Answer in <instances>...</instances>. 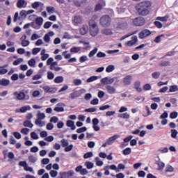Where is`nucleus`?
<instances>
[{
  "label": "nucleus",
  "instance_id": "f257e3e1",
  "mask_svg": "<svg viewBox=\"0 0 178 178\" xmlns=\"http://www.w3.org/2000/svg\"><path fill=\"white\" fill-rule=\"evenodd\" d=\"M149 8H151V2L149 1H142L136 6L137 12L142 16H147L149 13L148 10Z\"/></svg>",
  "mask_w": 178,
  "mask_h": 178
},
{
  "label": "nucleus",
  "instance_id": "f03ea898",
  "mask_svg": "<svg viewBox=\"0 0 178 178\" xmlns=\"http://www.w3.org/2000/svg\"><path fill=\"white\" fill-rule=\"evenodd\" d=\"M89 27L90 33L92 37H95L96 35H98L99 29H98V25H97V22H95V20L90 19L89 21Z\"/></svg>",
  "mask_w": 178,
  "mask_h": 178
},
{
  "label": "nucleus",
  "instance_id": "7ed1b4c3",
  "mask_svg": "<svg viewBox=\"0 0 178 178\" xmlns=\"http://www.w3.org/2000/svg\"><path fill=\"white\" fill-rule=\"evenodd\" d=\"M112 22V19L111 17L108 15H103L100 18V24L102 27H109L111 26V23Z\"/></svg>",
  "mask_w": 178,
  "mask_h": 178
},
{
  "label": "nucleus",
  "instance_id": "20e7f679",
  "mask_svg": "<svg viewBox=\"0 0 178 178\" xmlns=\"http://www.w3.org/2000/svg\"><path fill=\"white\" fill-rule=\"evenodd\" d=\"M133 24L135 27H141L145 24V19L143 17H138L133 20Z\"/></svg>",
  "mask_w": 178,
  "mask_h": 178
},
{
  "label": "nucleus",
  "instance_id": "39448f33",
  "mask_svg": "<svg viewBox=\"0 0 178 178\" xmlns=\"http://www.w3.org/2000/svg\"><path fill=\"white\" fill-rule=\"evenodd\" d=\"M60 178H70L74 176V171L73 170H69L68 172H60Z\"/></svg>",
  "mask_w": 178,
  "mask_h": 178
},
{
  "label": "nucleus",
  "instance_id": "423d86ee",
  "mask_svg": "<svg viewBox=\"0 0 178 178\" xmlns=\"http://www.w3.org/2000/svg\"><path fill=\"white\" fill-rule=\"evenodd\" d=\"M138 41V38H137V35H134L131 37V40L125 43L126 47H133V45H135V44H137V42Z\"/></svg>",
  "mask_w": 178,
  "mask_h": 178
},
{
  "label": "nucleus",
  "instance_id": "0eeeda50",
  "mask_svg": "<svg viewBox=\"0 0 178 178\" xmlns=\"http://www.w3.org/2000/svg\"><path fill=\"white\" fill-rule=\"evenodd\" d=\"M138 35H139V38H140V40H143V39L148 37L149 35H151V31H149L148 29H144L141 32L139 33Z\"/></svg>",
  "mask_w": 178,
  "mask_h": 178
},
{
  "label": "nucleus",
  "instance_id": "6e6552de",
  "mask_svg": "<svg viewBox=\"0 0 178 178\" xmlns=\"http://www.w3.org/2000/svg\"><path fill=\"white\" fill-rule=\"evenodd\" d=\"M131 79H133L131 75H127L123 78L122 83L124 84V86H130V84H131Z\"/></svg>",
  "mask_w": 178,
  "mask_h": 178
},
{
  "label": "nucleus",
  "instance_id": "1a4fd4ad",
  "mask_svg": "<svg viewBox=\"0 0 178 178\" xmlns=\"http://www.w3.org/2000/svg\"><path fill=\"white\" fill-rule=\"evenodd\" d=\"M119 137H120V135L115 134L111 137H110L108 140H107V144L108 145H112V144H113V143H115V140H118V138H119Z\"/></svg>",
  "mask_w": 178,
  "mask_h": 178
},
{
  "label": "nucleus",
  "instance_id": "9d476101",
  "mask_svg": "<svg viewBox=\"0 0 178 178\" xmlns=\"http://www.w3.org/2000/svg\"><path fill=\"white\" fill-rule=\"evenodd\" d=\"M13 95L17 97V99H19V101H22V99H24V98H26V94H24L23 92H20L19 93L17 92H14Z\"/></svg>",
  "mask_w": 178,
  "mask_h": 178
},
{
  "label": "nucleus",
  "instance_id": "9b49d317",
  "mask_svg": "<svg viewBox=\"0 0 178 178\" xmlns=\"http://www.w3.org/2000/svg\"><path fill=\"white\" fill-rule=\"evenodd\" d=\"M135 89L136 90V91H138V92H142L143 91V88H141L140 86H141V82L140 81H136L134 84Z\"/></svg>",
  "mask_w": 178,
  "mask_h": 178
},
{
  "label": "nucleus",
  "instance_id": "f8f14e48",
  "mask_svg": "<svg viewBox=\"0 0 178 178\" xmlns=\"http://www.w3.org/2000/svg\"><path fill=\"white\" fill-rule=\"evenodd\" d=\"M106 89L108 94H115V92H116V89L115 88V87L112 86H110V85L106 86Z\"/></svg>",
  "mask_w": 178,
  "mask_h": 178
},
{
  "label": "nucleus",
  "instance_id": "ddd939ff",
  "mask_svg": "<svg viewBox=\"0 0 178 178\" xmlns=\"http://www.w3.org/2000/svg\"><path fill=\"white\" fill-rule=\"evenodd\" d=\"M87 33H88V26L83 25V27L80 29V35H86Z\"/></svg>",
  "mask_w": 178,
  "mask_h": 178
},
{
  "label": "nucleus",
  "instance_id": "4468645a",
  "mask_svg": "<svg viewBox=\"0 0 178 178\" xmlns=\"http://www.w3.org/2000/svg\"><path fill=\"white\" fill-rule=\"evenodd\" d=\"M79 44H83V49L85 51H88L91 48V46L90 45V42H84V41H79Z\"/></svg>",
  "mask_w": 178,
  "mask_h": 178
},
{
  "label": "nucleus",
  "instance_id": "2eb2a0df",
  "mask_svg": "<svg viewBox=\"0 0 178 178\" xmlns=\"http://www.w3.org/2000/svg\"><path fill=\"white\" fill-rule=\"evenodd\" d=\"M67 127H70L71 130H76V125H74V122L72 120H67Z\"/></svg>",
  "mask_w": 178,
  "mask_h": 178
},
{
  "label": "nucleus",
  "instance_id": "dca6fc26",
  "mask_svg": "<svg viewBox=\"0 0 178 178\" xmlns=\"http://www.w3.org/2000/svg\"><path fill=\"white\" fill-rule=\"evenodd\" d=\"M44 22V19H42V17H38L35 19V23L39 27H41L42 26V23Z\"/></svg>",
  "mask_w": 178,
  "mask_h": 178
},
{
  "label": "nucleus",
  "instance_id": "f3484780",
  "mask_svg": "<svg viewBox=\"0 0 178 178\" xmlns=\"http://www.w3.org/2000/svg\"><path fill=\"white\" fill-rule=\"evenodd\" d=\"M9 84H10V81H9V79H2L0 80V86L6 87V86H9Z\"/></svg>",
  "mask_w": 178,
  "mask_h": 178
},
{
  "label": "nucleus",
  "instance_id": "a211bd4d",
  "mask_svg": "<svg viewBox=\"0 0 178 178\" xmlns=\"http://www.w3.org/2000/svg\"><path fill=\"white\" fill-rule=\"evenodd\" d=\"M63 81H64V78L62 76H56L54 79V83H56V84H60V83H63Z\"/></svg>",
  "mask_w": 178,
  "mask_h": 178
},
{
  "label": "nucleus",
  "instance_id": "6ab92c4d",
  "mask_svg": "<svg viewBox=\"0 0 178 178\" xmlns=\"http://www.w3.org/2000/svg\"><path fill=\"white\" fill-rule=\"evenodd\" d=\"M156 165H158L159 166L158 170H163L165 168V163L158 161L156 162Z\"/></svg>",
  "mask_w": 178,
  "mask_h": 178
},
{
  "label": "nucleus",
  "instance_id": "aec40b11",
  "mask_svg": "<svg viewBox=\"0 0 178 178\" xmlns=\"http://www.w3.org/2000/svg\"><path fill=\"white\" fill-rule=\"evenodd\" d=\"M24 3H26V1L18 0L17 3V8H19V9H22V8H24Z\"/></svg>",
  "mask_w": 178,
  "mask_h": 178
},
{
  "label": "nucleus",
  "instance_id": "412c9836",
  "mask_svg": "<svg viewBox=\"0 0 178 178\" xmlns=\"http://www.w3.org/2000/svg\"><path fill=\"white\" fill-rule=\"evenodd\" d=\"M23 124L24 127H29L30 129H33V127L34 126L33 123H31V121L29 120H25Z\"/></svg>",
  "mask_w": 178,
  "mask_h": 178
},
{
  "label": "nucleus",
  "instance_id": "4be33fe9",
  "mask_svg": "<svg viewBox=\"0 0 178 178\" xmlns=\"http://www.w3.org/2000/svg\"><path fill=\"white\" fill-rule=\"evenodd\" d=\"M80 51H81V47H73L70 49V52L72 54H77L78 52H80Z\"/></svg>",
  "mask_w": 178,
  "mask_h": 178
},
{
  "label": "nucleus",
  "instance_id": "5701e85b",
  "mask_svg": "<svg viewBox=\"0 0 178 178\" xmlns=\"http://www.w3.org/2000/svg\"><path fill=\"white\" fill-rule=\"evenodd\" d=\"M102 33L104 34V35H112V34H113L111 29H104L102 31Z\"/></svg>",
  "mask_w": 178,
  "mask_h": 178
},
{
  "label": "nucleus",
  "instance_id": "b1692460",
  "mask_svg": "<svg viewBox=\"0 0 178 178\" xmlns=\"http://www.w3.org/2000/svg\"><path fill=\"white\" fill-rule=\"evenodd\" d=\"M123 155H130L131 154V148L127 147L122 151Z\"/></svg>",
  "mask_w": 178,
  "mask_h": 178
},
{
  "label": "nucleus",
  "instance_id": "393cba45",
  "mask_svg": "<svg viewBox=\"0 0 178 178\" xmlns=\"http://www.w3.org/2000/svg\"><path fill=\"white\" fill-rule=\"evenodd\" d=\"M30 106H24L20 108V112L21 113H24L26 111L30 110Z\"/></svg>",
  "mask_w": 178,
  "mask_h": 178
},
{
  "label": "nucleus",
  "instance_id": "a878e982",
  "mask_svg": "<svg viewBox=\"0 0 178 178\" xmlns=\"http://www.w3.org/2000/svg\"><path fill=\"white\" fill-rule=\"evenodd\" d=\"M95 80H98V76H92L86 80L87 83H92V81H95Z\"/></svg>",
  "mask_w": 178,
  "mask_h": 178
},
{
  "label": "nucleus",
  "instance_id": "bb28decb",
  "mask_svg": "<svg viewBox=\"0 0 178 178\" xmlns=\"http://www.w3.org/2000/svg\"><path fill=\"white\" fill-rule=\"evenodd\" d=\"M168 19H169V16L157 17L156 20H159L160 22H168Z\"/></svg>",
  "mask_w": 178,
  "mask_h": 178
},
{
  "label": "nucleus",
  "instance_id": "cd10ccee",
  "mask_svg": "<svg viewBox=\"0 0 178 178\" xmlns=\"http://www.w3.org/2000/svg\"><path fill=\"white\" fill-rule=\"evenodd\" d=\"M46 10H47V13H55V7L48 6L46 8Z\"/></svg>",
  "mask_w": 178,
  "mask_h": 178
},
{
  "label": "nucleus",
  "instance_id": "c85d7f7f",
  "mask_svg": "<svg viewBox=\"0 0 178 178\" xmlns=\"http://www.w3.org/2000/svg\"><path fill=\"white\" fill-rule=\"evenodd\" d=\"M169 91L170 92H176V91H178L177 86L173 85L170 86Z\"/></svg>",
  "mask_w": 178,
  "mask_h": 178
},
{
  "label": "nucleus",
  "instance_id": "c756f323",
  "mask_svg": "<svg viewBox=\"0 0 178 178\" xmlns=\"http://www.w3.org/2000/svg\"><path fill=\"white\" fill-rule=\"evenodd\" d=\"M98 52V48L95 47L93 50L90 51V52L88 54L89 58H92L95 54Z\"/></svg>",
  "mask_w": 178,
  "mask_h": 178
},
{
  "label": "nucleus",
  "instance_id": "7c9ffc66",
  "mask_svg": "<svg viewBox=\"0 0 178 178\" xmlns=\"http://www.w3.org/2000/svg\"><path fill=\"white\" fill-rule=\"evenodd\" d=\"M113 70H115V66L111 65H108L106 68V73H111V72H113Z\"/></svg>",
  "mask_w": 178,
  "mask_h": 178
},
{
  "label": "nucleus",
  "instance_id": "2f4dec72",
  "mask_svg": "<svg viewBox=\"0 0 178 178\" xmlns=\"http://www.w3.org/2000/svg\"><path fill=\"white\" fill-rule=\"evenodd\" d=\"M74 22L76 24H80V23H81V22H82L81 17H80V16H75L74 18Z\"/></svg>",
  "mask_w": 178,
  "mask_h": 178
},
{
  "label": "nucleus",
  "instance_id": "473e14b6",
  "mask_svg": "<svg viewBox=\"0 0 178 178\" xmlns=\"http://www.w3.org/2000/svg\"><path fill=\"white\" fill-rule=\"evenodd\" d=\"M152 77H153V79H159V77H161V72H153L152 74Z\"/></svg>",
  "mask_w": 178,
  "mask_h": 178
},
{
  "label": "nucleus",
  "instance_id": "72a5a7b5",
  "mask_svg": "<svg viewBox=\"0 0 178 178\" xmlns=\"http://www.w3.org/2000/svg\"><path fill=\"white\" fill-rule=\"evenodd\" d=\"M92 152H88L83 155L84 159H88V158H92Z\"/></svg>",
  "mask_w": 178,
  "mask_h": 178
},
{
  "label": "nucleus",
  "instance_id": "f704fd0d",
  "mask_svg": "<svg viewBox=\"0 0 178 178\" xmlns=\"http://www.w3.org/2000/svg\"><path fill=\"white\" fill-rule=\"evenodd\" d=\"M23 62V58H18L15 60L13 63V65L14 66H17L18 65H20Z\"/></svg>",
  "mask_w": 178,
  "mask_h": 178
},
{
  "label": "nucleus",
  "instance_id": "c9c22d12",
  "mask_svg": "<svg viewBox=\"0 0 178 178\" xmlns=\"http://www.w3.org/2000/svg\"><path fill=\"white\" fill-rule=\"evenodd\" d=\"M154 24L157 27V29H162L163 27V24H162L159 21H155Z\"/></svg>",
  "mask_w": 178,
  "mask_h": 178
},
{
  "label": "nucleus",
  "instance_id": "e433bc0d",
  "mask_svg": "<svg viewBox=\"0 0 178 178\" xmlns=\"http://www.w3.org/2000/svg\"><path fill=\"white\" fill-rule=\"evenodd\" d=\"M29 161L31 162V163H35V162H37V158L33 155H30L29 156Z\"/></svg>",
  "mask_w": 178,
  "mask_h": 178
},
{
  "label": "nucleus",
  "instance_id": "4c0bfd02",
  "mask_svg": "<svg viewBox=\"0 0 178 178\" xmlns=\"http://www.w3.org/2000/svg\"><path fill=\"white\" fill-rule=\"evenodd\" d=\"M177 134H178L177 130L171 129V137L172 138H176V137L177 136Z\"/></svg>",
  "mask_w": 178,
  "mask_h": 178
},
{
  "label": "nucleus",
  "instance_id": "58836bf2",
  "mask_svg": "<svg viewBox=\"0 0 178 178\" xmlns=\"http://www.w3.org/2000/svg\"><path fill=\"white\" fill-rule=\"evenodd\" d=\"M120 118H121V119H129L130 118V114H129L128 113H124L121 114L120 115Z\"/></svg>",
  "mask_w": 178,
  "mask_h": 178
},
{
  "label": "nucleus",
  "instance_id": "ea45409f",
  "mask_svg": "<svg viewBox=\"0 0 178 178\" xmlns=\"http://www.w3.org/2000/svg\"><path fill=\"white\" fill-rule=\"evenodd\" d=\"M86 60H88V58L87 57V56H82L79 58L80 63H84V62H86Z\"/></svg>",
  "mask_w": 178,
  "mask_h": 178
},
{
  "label": "nucleus",
  "instance_id": "a19ab883",
  "mask_svg": "<svg viewBox=\"0 0 178 178\" xmlns=\"http://www.w3.org/2000/svg\"><path fill=\"white\" fill-rule=\"evenodd\" d=\"M177 116H178V113L177 111H173L170 115V119H176Z\"/></svg>",
  "mask_w": 178,
  "mask_h": 178
},
{
  "label": "nucleus",
  "instance_id": "79ce46f5",
  "mask_svg": "<svg viewBox=\"0 0 178 178\" xmlns=\"http://www.w3.org/2000/svg\"><path fill=\"white\" fill-rule=\"evenodd\" d=\"M87 169H92L94 168V163H91L90 161L86 162Z\"/></svg>",
  "mask_w": 178,
  "mask_h": 178
},
{
  "label": "nucleus",
  "instance_id": "37998d69",
  "mask_svg": "<svg viewBox=\"0 0 178 178\" xmlns=\"http://www.w3.org/2000/svg\"><path fill=\"white\" fill-rule=\"evenodd\" d=\"M54 77H55V75L54 74V72H47V79L49 80H53Z\"/></svg>",
  "mask_w": 178,
  "mask_h": 178
},
{
  "label": "nucleus",
  "instance_id": "c03bdc74",
  "mask_svg": "<svg viewBox=\"0 0 178 178\" xmlns=\"http://www.w3.org/2000/svg\"><path fill=\"white\" fill-rule=\"evenodd\" d=\"M58 91V89L56 88H49V92H47L48 94H55Z\"/></svg>",
  "mask_w": 178,
  "mask_h": 178
},
{
  "label": "nucleus",
  "instance_id": "a18cd8bd",
  "mask_svg": "<svg viewBox=\"0 0 178 178\" xmlns=\"http://www.w3.org/2000/svg\"><path fill=\"white\" fill-rule=\"evenodd\" d=\"M49 173L51 177H56L58 176V171L56 170H51Z\"/></svg>",
  "mask_w": 178,
  "mask_h": 178
},
{
  "label": "nucleus",
  "instance_id": "49530a36",
  "mask_svg": "<svg viewBox=\"0 0 178 178\" xmlns=\"http://www.w3.org/2000/svg\"><path fill=\"white\" fill-rule=\"evenodd\" d=\"M43 40H44V42L49 43V42L51 41V38L49 37V35L45 34L43 38Z\"/></svg>",
  "mask_w": 178,
  "mask_h": 178
},
{
  "label": "nucleus",
  "instance_id": "de8ad7c7",
  "mask_svg": "<svg viewBox=\"0 0 178 178\" xmlns=\"http://www.w3.org/2000/svg\"><path fill=\"white\" fill-rule=\"evenodd\" d=\"M58 120H59V118H58V117L56 116H53L50 119L51 123H58Z\"/></svg>",
  "mask_w": 178,
  "mask_h": 178
},
{
  "label": "nucleus",
  "instance_id": "09e8293b",
  "mask_svg": "<svg viewBox=\"0 0 178 178\" xmlns=\"http://www.w3.org/2000/svg\"><path fill=\"white\" fill-rule=\"evenodd\" d=\"M28 65L31 67L35 66V59L31 58V60H29Z\"/></svg>",
  "mask_w": 178,
  "mask_h": 178
},
{
  "label": "nucleus",
  "instance_id": "8fccbe9b",
  "mask_svg": "<svg viewBox=\"0 0 178 178\" xmlns=\"http://www.w3.org/2000/svg\"><path fill=\"white\" fill-rule=\"evenodd\" d=\"M85 131H87V127H83L81 128H79L76 130V133H84Z\"/></svg>",
  "mask_w": 178,
  "mask_h": 178
},
{
  "label": "nucleus",
  "instance_id": "3c124183",
  "mask_svg": "<svg viewBox=\"0 0 178 178\" xmlns=\"http://www.w3.org/2000/svg\"><path fill=\"white\" fill-rule=\"evenodd\" d=\"M151 88H152L151 85L149 83H146L143 86L144 91H149V90H151Z\"/></svg>",
  "mask_w": 178,
  "mask_h": 178
},
{
  "label": "nucleus",
  "instance_id": "603ef678",
  "mask_svg": "<svg viewBox=\"0 0 178 178\" xmlns=\"http://www.w3.org/2000/svg\"><path fill=\"white\" fill-rule=\"evenodd\" d=\"M29 131H30V129L29 128H24L21 130L22 134H25V136H27Z\"/></svg>",
  "mask_w": 178,
  "mask_h": 178
},
{
  "label": "nucleus",
  "instance_id": "864d4df0",
  "mask_svg": "<svg viewBox=\"0 0 178 178\" xmlns=\"http://www.w3.org/2000/svg\"><path fill=\"white\" fill-rule=\"evenodd\" d=\"M104 6L101 3H97L95 6V12H98V10H101Z\"/></svg>",
  "mask_w": 178,
  "mask_h": 178
},
{
  "label": "nucleus",
  "instance_id": "5fc2aeb1",
  "mask_svg": "<svg viewBox=\"0 0 178 178\" xmlns=\"http://www.w3.org/2000/svg\"><path fill=\"white\" fill-rule=\"evenodd\" d=\"M99 157L95 158V161H97L96 165L97 166H102V165H104V162L102 161H99Z\"/></svg>",
  "mask_w": 178,
  "mask_h": 178
},
{
  "label": "nucleus",
  "instance_id": "6e6d98bb",
  "mask_svg": "<svg viewBox=\"0 0 178 178\" xmlns=\"http://www.w3.org/2000/svg\"><path fill=\"white\" fill-rule=\"evenodd\" d=\"M54 111L55 112H65V108L63 107H55Z\"/></svg>",
  "mask_w": 178,
  "mask_h": 178
},
{
  "label": "nucleus",
  "instance_id": "4d7b16f0",
  "mask_svg": "<svg viewBox=\"0 0 178 178\" xmlns=\"http://www.w3.org/2000/svg\"><path fill=\"white\" fill-rule=\"evenodd\" d=\"M105 56H106V54L102 52V51H99L97 54V58H105Z\"/></svg>",
  "mask_w": 178,
  "mask_h": 178
},
{
  "label": "nucleus",
  "instance_id": "13d9d810",
  "mask_svg": "<svg viewBox=\"0 0 178 178\" xmlns=\"http://www.w3.org/2000/svg\"><path fill=\"white\" fill-rule=\"evenodd\" d=\"M62 147H67L69 145V142L66 139H62L61 140Z\"/></svg>",
  "mask_w": 178,
  "mask_h": 178
},
{
  "label": "nucleus",
  "instance_id": "bf43d9fd",
  "mask_svg": "<svg viewBox=\"0 0 178 178\" xmlns=\"http://www.w3.org/2000/svg\"><path fill=\"white\" fill-rule=\"evenodd\" d=\"M38 119H40V120L45 119V114L44 113H39L38 114Z\"/></svg>",
  "mask_w": 178,
  "mask_h": 178
},
{
  "label": "nucleus",
  "instance_id": "052dcab7",
  "mask_svg": "<svg viewBox=\"0 0 178 178\" xmlns=\"http://www.w3.org/2000/svg\"><path fill=\"white\" fill-rule=\"evenodd\" d=\"M99 103V99H98V98H96L90 102V105H98Z\"/></svg>",
  "mask_w": 178,
  "mask_h": 178
},
{
  "label": "nucleus",
  "instance_id": "680f3d73",
  "mask_svg": "<svg viewBox=\"0 0 178 178\" xmlns=\"http://www.w3.org/2000/svg\"><path fill=\"white\" fill-rule=\"evenodd\" d=\"M81 83H82L81 79H76L74 80V86H80L81 85Z\"/></svg>",
  "mask_w": 178,
  "mask_h": 178
},
{
  "label": "nucleus",
  "instance_id": "e2e57ef3",
  "mask_svg": "<svg viewBox=\"0 0 178 178\" xmlns=\"http://www.w3.org/2000/svg\"><path fill=\"white\" fill-rule=\"evenodd\" d=\"M52 26V22H46L44 24V29H49Z\"/></svg>",
  "mask_w": 178,
  "mask_h": 178
},
{
  "label": "nucleus",
  "instance_id": "0e129e2a",
  "mask_svg": "<svg viewBox=\"0 0 178 178\" xmlns=\"http://www.w3.org/2000/svg\"><path fill=\"white\" fill-rule=\"evenodd\" d=\"M13 136L17 138V140H20V138H22V134L19 132H14Z\"/></svg>",
  "mask_w": 178,
  "mask_h": 178
},
{
  "label": "nucleus",
  "instance_id": "69168bd1",
  "mask_svg": "<svg viewBox=\"0 0 178 178\" xmlns=\"http://www.w3.org/2000/svg\"><path fill=\"white\" fill-rule=\"evenodd\" d=\"M40 51H41V48H34L32 50L33 52V55H37V54H38V52H40Z\"/></svg>",
  "mask_w": 178,
  "mask_h": 178
},
{
  "label": "nucleus",
  "instance_id": "338daca9",
  "mask_svg": "<svg viewBox=\"0 0 178 178\" xmlns=\"http://www.w3.org/2000/svg\"><path fill=\"white\" fill-rule=\"evenodd\" d=\"M174 170H175V168H173L172 167V165H168L165 168V172H174Z\"/></svg>",
  "mask_w": 178,
  "mask_h": 178
},
{
  "label": "nucleus",
  "instance_id": "774afa93",
  "mask_svg": "<svg viewBox=\"0 0 178 178\" xmlns=\"http://www.w3.org/2000/svg\"><path fill=\"white\" fill-rule=\"evenodd\" d=\"M138 177H145V172L143 170H140L138 172Z\"/></svg>",
  "mask_w": 178,
  "mask_h": 178
}]
</instances>
